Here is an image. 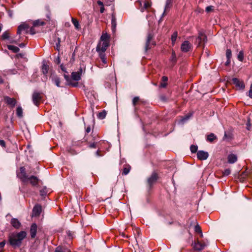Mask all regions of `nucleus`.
<instances>
[{"label":"nucleus","mask_w":252,"mask_h":252,"mask_svg":"<svg viewBox=\"0 0 252 252\" xmlns=\"http://www.w3.org/2000/svg\"><path fill=\"white\" fill-rule=\"evenodd\" d=\"M71 21H72V22L75 28L76 29H78L79 28V24L78 21L76 19H75L73 18H72Z\"/></svg>","instance_id":"nucleus-36"},{"label":"nucleus","mask_w":252,"mask_h":252,"mask_svg":"<svg viewBox=\"0 0 252 252\" xmlns=\"http://www.w3.org/2000/svg\"><path fill=\"white\" fill-rule=\"evenodd\" d=\"M49 70V66L48 65L45 63V62H43L42 65V73L46 75L48 72Z\"/></svg>","instance_id":"nucleus-25"},{"label":"nucleus","mask_w":252,"mask_h":252,"mask_svg":"<svg viewBox=\"0 0 252 252\" xmlns=\"http://www.w3.org/2000/svg\"><path fill=\"white\" fill-rule=\"evenodd\" d=\"M96 144L94 142V143L90 144L89 147L90 148H96Z\"/></svg>","instance_id":"nucleus-54"},{"label":"nucleus","mask_w":252,"mask_h":252,"mask_svg":"<svg viewBox=\"0 0 252 252\" xmlns=\"http://www.w3.org/2000/svg\"><path fill=\"white\" fill-rule=\"evenodd\" d=\"M34 27H32L30 29H29V33H31V34H34L36 33V32L34 29Z\"/></svg>","instance_id":"nucleus-51"},{"label":"nucleus","mask_w":252,"mask_h":252,"mask_svg":"<svg viewBox=\"0 0 252 252\" xmlns=\"http://www.w3.org/2000/svg\"><path fill=\"white\" fill-rule=\"evenodd\" d=\"M40 195L41 196H45L47 193V189L46 187L43 188L40 190Z\"/></svg>","instance_id":"nucleus-39"},{"label":"nucleus","mask_w":252,"mask_h":252,"mask_svg":"<svg viewBox=\"0 0 252 252\" xmlns=\"http://www.w3.org/2000/svg\"><path fill=\"white\" fill-rule=\"evenodd\" d=\"M60 42H61V39H60V38H58V43H56L57 49L58 50H59V48L60 47Z\"/></svg>","instance_id":"nucleus-57"},{"label":"nucleus","mask_w":252,"mask_h":252,"mask_svg":"<svg viewBox=\"0 0 252 252\" xmlns=\"http://www.w3.org/2000/svg\"><path fill=\"white\" fill-rule=\"evenodd\" d=\"M16 115L19 118L23 117V109L21 106H18L16 109Z\"/></svg>","instance_id":"nucleus-29"},{"label":"nucleus","mask_w":252,"mask_h":252,"mask_svg":"<svg viewBox=\"0 0 252 252\" xmlns=\"http://www.w3.org/2000/svg\"><path fill=\"white\" fill-rule=\"evenodd\" d=\"M9 242L10 245L14 247H19L21 245L22 243L14 235L9 237Z\"/></svg>","instance_id":"nucleus-9"},{"label":"nucleus","mask_w":252,"mask_h":252,"mask_svg":"<svg viewBox=\"0 0 252 252\" xmlns=\"http://www.w3.org/2000/svg\"><path fill=\"white\" fill-rule=\"evenodd\" d=\"M14 235L22 242V241L26 237L27 233L25 231H22Z\"/></svg>","instance_id":"nucleus-19"},{"label":"nucleus","mask_w":252,"mask_h":252,"mask_svg":"<svg viewBox=\"0 0 252 252\" xmlns=\"http://www.w3.org/2000/svg\"><path fill=\"white\" fill-rule=\"evenodd\" d=\"M25 56V54L23 53H19L16 55V57L17 58H23Z\"/></svg>","instance_id":"nucleus-55"},{"label":"nucleus","mask_w":252,"mask_h":252,"mask_svg":"<svg viewBox=\"0 0 252 252\" xmlns=\"http://www.w3.org/2000/svg\"><path fill=\"white\" fill-rule=\"evenodd\" d=\"M194 231H195L196 232L199 233L201 237H203V234H202V231H201V228H200V227L198 225V224H197V225H196L195 226V227H194Z\"/></svg>","instance_id":"nucleus-34"},{"label":"nucleus","mask_w":252,"mask_h":252,"mask_svg":"<svg viewBox=\"0 0 252 252\" xmlns=\"http://www.w3.org/2000/svg\"><path fill=\"white\" fill-rule=\"evenodd\" d=\"M97 52L99 53V57L101 59L105 57V51L99 50V51H97Z\"/></svg>","instance_id":"nucleus-48"},{"label":"nucleus","mask_w":252,"mask_h":252,"mask_svg":"<svg viewBox=\"0 0 252 252\" xmlns=\"http://www.w3.org/2000/svg\"><path fill=\"white\" fill-rule=\"evenodd\" d=\"M230 173H231V171L229 169H226L223 171V174L224 176H228L230 174Z\"/></svg>","instance_id":"nucleus-50"},{"label":"nucleus","mask_w":252,"mask_h":252,"mask_svg":"<svg viewBox=\"0 0 252 252\" xmlns=\"http://www.w3.org/2000/svg\"><path fill=\"white\" fill-rule=\"evenodd\" d=\"M190 117V115H187V116H185L184 118H183L181 120V122L182 123H185L186 121H187L189 119Z\"/></svg>","instance_id":"nucleus-46"},{"label":"nucleus","mask_w":252,"mask_h":252,"mask_svg":"<svg viewBox=\"0 0 252 252\" xmlns=\"http://www.w3.org/2000/svg\"><path fill=\"white\" fill-rule=\"evenodd\" d=\"M17 176L23 182H27L28 181V176L27 175L24 167H20V172L17 173Z\"/></svg>","instance_id":"nucleus-4"},{"label":"nucleus","mask_w":252,"mask_h":252,"mask_svg":"<svg viewBox=\"0 0 252 252\" xmlns=\"http://www.w3.org/2000/svg\"><path fill=\"white\" fill-rule=\"evenodd\" d=\"M198 147L196 145H192L190 147V149L192 153H195L197 151Z\"/></svg>","instance_id":"nucleus-40"},{"label":"nucleus","mask_w":252,"mask_h":252,"mask_svg":"<svg viewBox=\"0 0 252 252\" xmlns=\"http://www.w3.org/2000/svg\"><path fill=\"white\" fill-rule=\"evenodd\" d=\"M37 225L35 223H33L31 227L30 233L32 238H34L36 234Z\"/></svg>","instance_id":"nucleus-17"},{"label":"nucleus","mask_w":252,"mask_h":252,"mask_svg":"<svg viewBox=\"0 0 252 252\" xmlns=\"http://www.w3.org/2000/svg\"><path fill=\"white\" fill-rule=\"evenodd\" d=\"M154 36V34L152 32H148L145 46V51L146 52L156 45V42L153 40Z\"/></svg>","instance_id":"nucleus-1"},{"label":"nucleus","mask_w":252,"mask_h":252,"mask_svg":"<svg viewBox=\"0 0 252 252\" xmlns=\"http://www.w3.org/2000/svg\"><path fill=\"white\" fill-rule=\"evenodd\" d=\"M29 29L30 27L27 24H22L18 27L17 33L20 34L22 32H25L26 33H28Z\"/></svg>","instance_id":"nucleus-7"},{"label":"nucleus","mask_w":252,"mask_h":252,"mask_svg":"<svg viewBox=\"0 0 252 252\" xmlns=\"http://www.w3.org/2000/svg\"><path fill=\"white\" fill-rule=\"evenodd\" d=\"M217 139L216 136H215V134L213 133L210 134L209 135H208L207 136V140L210 142H212L215 139Z\"/></svg>","instance_id":"nucleus-31"},{"label":"nucleus","mask_w":252,"mask_h":252,"mask_svg":"<svg viewBox=\"0 0 252 252\" xmlns=\"http://www.w3.org/2000/svg\"><path fill=\"white\" fill-rule=\"evenodd\" d=\"M41 206L37 204L34 206L32 210V216L35 217L39 216L41 212Z\"/></svg>","instance_id":"nucleus-14"},{"label":"nucleus","mask_w":252,"mask_h":252,"mask_svg":"<svg viewBox=\"0 0 252 252\" xmlns=\"http://www.w3.org/2000/svg\"><path fill=\"white\" fill-rule=\"evenodd\" d=\"M55 252H71L70 250L65 247L59 246L56 248Z\"/></svg>","instance_id":"nucleus-23"},{"label":"nucleus","mask_w":252,"mask_h":252,"mask_svg":"<svg viewBox=\"0 0 252 252\" xmlns=\"http://www.w3.org/2000/svg\"><path fill=\"white\" fill-rule=\"evenodd\" d=\"M158 179V175L156 172H153L151 176L148 178L147 183L150 188H151L152 186L156 183Z\"/></svg>","instance_id":"nucleus-5"},{"label":"nucleus","mask_w":252,"mask_h":252,"mask_svg":"<svg viewBox=\"0 0 252 252\" xmlns=\"http://www.w3.org/2000/svg\"><path fill=\"white\" fill-rule=\"evenodd\" d=\"M112 31L113 33L116 32L117 27L116 17L115 13H113L111 16Z\"/></svg>","instance_id":"nucleus-15"},{"label":"nucleus","mask_w":252,"mask_h":252,"mask_svg":"<svg viewBox=\"0 0 252 252\" xmlns=\"http://www.w3.org/2000/svg\"><path fill=\"white\" fill-rule=\"evenodd\" d=\"M223 139V140H230L231 139V135L230 134H227V133L225 132Z\"/></svg>","instance_id":"nucleus-45"},{"label":"nucleus","mask_w":252,"mask_h":252,"mask_svg":"<svg viewBox=\"0 0 252 252\" xmlns=\"http://www.w3.org/2000/svg\"><path fill=\"white\" fill-rule=\"evenodd\" d=\"M86 131L87 133H89L91 131V127L90 126H88L86 129Z\"/></svg>","instance_id":"nucleus-61"},{"label":"nucleus","mask_w":252,"mask_h":252,"mask_svg":"<svg viewBox=\"0 0 252 252\" xmlns=\"http://www.w3.org/2000/svg\"><path fill=\"white\" fill-rule=\"evenodd\" d=\"M178 36V32H175L171 36V40L173 44L175 43L176 41L177 38Z\"/></svg>","instance_id":"nucleus-35"},{"label":"nucleus","mask_w":252,"mask_h":252,"mask_svg":"<svg viewBox=\"0 0 252 252\" xmlns=\"http://www.w3.org/2000/svg\"><path fill=\"white\" fill-rule=\"evenodd\" d=\"M4 100L7 104L9 105L12 108H13L16 104V100L14 98H11L6 96H4Z\"/></svg>","instance_id":"nucleus-10"},{"label":"nucleus","mask_w":252,"mask_h":252,"mask_svg":"<svg viewBox=\"0 0 252 252\" xmlns=\"http://www.w3.org/2000/svg\"><path fill=\"white\" fill-rule=\"evenodd\" d=\"M45 24V22L41 21L39 20H36L33 23V27H37L39 26H43Z\"/></svg>","instance_id":"nucleus-33"},{"label":"nucleus","mask_w":252,"mask_h":252,"mask_svg":"<svg viewBox=\"0 0 252 252\" xmlns=\"http://www.w3.org/2000/svg\"><path fill=\"white\" fill-rule=\"evenodd\" d=\"M19 47L21 48H23L25 46V44L24 43H21L19 45Z\"/></svg>","instance_id":"nucleus-64"},{"label":"nucleus","mask_w":252,"mask_h":252,"mask_svg":"<svg viewBox=\"0 0 252 252\" xmlns=\"http://www.w3.org/2000/svg\"><path fill=\"white\" fill-rule=\"evenodd\" d=\"M104 10H105V9H104V5H103V6H101V7H100V13H103V12H104Z\"/></svg>","instance_id":"nucleus-60"},{"label":"nucleus","mask_w":252,"mask_h":252,"mask_svg":"<svg viewBox=\"0 0 252 252\" xmlns=\"http://www.w3.org/2000/svg\"><path fill=\"white\" fill-rule=\"evenodd\" d=\"M207 41V37L205 34L203 32H199L198 36L196 38V42L198 45H201L202 43H204Z\"/></svg>","instance_id":"nucleus-8"},{"label":"nucleus","mask_w":252,"mask_h":252,"mask_svg":"<svg viewBox=\"0 0 252 252\" xmlns=\"http://www.w3.org/2000/svg\"><path fill=\"white\" fill-rule=\"evenodd\" d=\"M52 81L57 87H60V79L58 76H53L52 77Z\"/></svg>","instance_id":"nucleus-28"},{"label":"nucleus","mask_w":252,"mask_h":252,"mask_svg":"<svg viewBox=\"0 0 252 252\" xmlns=\"http://www.w3.org/2000/svg\"><path fill=\"white\" fill-rule=\"evenodd\" d=\"M244 59V53L242 51H241L239 52L238 55V59L242 62L243 60Z\"/></svg>","instance_id":"nucleus-41"},{"label":"nucleus","mask_w":252,"mask_h":252,"mask_svg":"<svg viewBox=\"0 0 252 252\" xmlns=\"http://www.w3.org/2000/svg\"><path fill=\"white\" fill-rule=\"evenodd\" d=\"M248 96L250 98H252V84L251 85L250 89V90L249 91Z\"/></svg>","instance_id":"nucleus-53"},{"label":"nucleus","mask_w":252,"mask_h":252,"mask_svg":"<svg viewBox=\"0 0 252 252\" xmlns=\"http://www.w3.org/2000/svg\"><path fill=\"white\" fill-rule=\"evenodd\" d=\"M237 160V157L236 155L234 154H230L228 156V162L229 163H234Z\"/></svg>","instance_id":"nucleus-22"},{"label":"nucleus","mask_w":252,"mask_h":252,"mask_svg":"<svg viewBox=\"0 0 252 252\" xmlns=\"http://www.w3.org/2000/svg\"><path fill=\"white\" fill-rule=\"evenodd\" d=\"M9 34L8 32L7 31L4 32L1 35V38L3 39H7L9 38Z\"/></svg>","instance_id":"nucleus-38"},{"label":"nucleus","mask_w":252,"mask_h":252,"mask_svg":"<svg viewBox=\"0 0 252 252\" xmlns=\"http://www.w3.org/2000/svg\"><path fill=\"white\" fill-rule=\"evenodd\" d=\"M0 145L2 147H5V143L4 140H0Z\"/></svg>","instance_id":"nucleus-56"},{"label":"nucleus","mask_w":252,"mask_h":252,"mask_svg":"<svg viewBox=\"0 0 252 252\" xmlns=\"http://www.w3.org/2000/svg\"><path fill=\"white\" fill-rule=\"evenodd\" d=\"M232 83L240 89H244L245 88V85L242 81H241L238 78H234L232 80Z\"/></svg>","instance_id":"nucleus-11"},{"label":"nucleus","mask_w":252,"mask_h":252,"mask_svg":"<svg viewBox=\"0 0 252 252\" xmlns=\"http://www.w3.org/2000/svg\"><path fill=\"white\" fill-rule=\"evenodd\" d=\"M213 9H214V6H209L206 7L205 10L207 12H209L212 11L213 10Z\"/></svg>","instance_id":"nucleus-52"},{"label":"nucleus","mask_w":252,"mask_h":252,"mask_svg":"<svg viewBox=\"0 0 252 252\" xmlns=\"http://www.w3.org/2000/svg\"><path fill=\"white\" fill-rule=\"evenodd\" d=\"M190 117V115H187V116H185L184 118H183L181 120V122L182 123H185L186 121H187L189 119Z\"/></svg>","instance_id":"nucleus-47"},{"label":"nucleus","mask_w":252,"mask_h":252,"mask_svg":"<svg viewBox=\"0 0 252 252\" xmlns=\"http://www.w3.org/2000/svg\"><path fill=\"white\" fill-rule=\"evenodd\" d=\"M191 245L195 251H201L208 245V243L205 242H201L197 240L196 241L192 243Z\"/></svg>","instance_id":"nucleus-2"},{"label":"nucleus","mask_w":252,"mask_h":252,"mask_svg":"<svg viewBox=\"0 0 252 252\" xmlns=\"http://www.w3.org/2000/svg\"><path fill=\"white\" fill-rule=\"evenodd\" d=\"M71 78L74 81H79L81 79L80 73L73 72L71 73Z\"/></svg>","instance_id":"nucleus-24"},{"label":"nucleus","mask_w":252,"mask_h":252,"mask_svg":"<svg viewBox=\"0 0 252 252\" xmlns=\"http://www.w3.org/2000/svg\"><path fill=\"white\" fill-rule=\"evenodd\" d=\"M97 4L100 5V6H102L104 5L103 3L101 1H98Z\"/></svg>","instance_id":"nucleus-62"},{"label":"nucleus","mask_w":252,"mask_h":252,"mask_svg":"<svg viewBox=\"0 0 252 252\" xmlns=\"http://www.w3.org/2000/svg\"><path fill=\"white\" fill-rule=\"evenodd\" d=\"M130 171V167L129 166H127L124 168L123 171V175H127Z\"/></svg>","instance_id":"nucleus-37"},{"label":"nucleus","mask_w":252,"mask_h":252,"mask_svg":"<svg viewBox=\"0 0 252 252\" xmlns=\"http://www.w3.org/2000/svg\"><path fill=\"white\" fill-rule=\"evenodd\" d=\"M101 41H109V36L107 33H103L100 37Z\"/></svg>","instance_id":"nucleus-30"},{"label":"nucleus","mask_w":252,"mask_h":252,"mask_svg":"<svg viewBox=\"0 0 252 252\" xmlns=\"http://www.w3.org/2000/svg\"><path fill=\"white\" fill-rule=\"evenodd\" d=\"M109 45V41H100L96 47V51L101 50L106 51L107 47Z\"/></svg>","instance_id":"nucleus-6"},{"label":"nucleus","mask_w":252,"mask_h":252,"mask_svg":"<svg viewBox=\"0 0 252 252\" xmlns=\"http://www.w3.org/2000/svg\"><path fill=\"white\" fill-rule=\"evenodd\" d=\"M42 99V94L40 93L35 92L32 95V100L33 104L38 106Z\"/></svg>","instance_id":"nucleus-3"},{"label":"nucleus","mask_w":252,"mask_h":252,"mask_svg":"<svg viewBox=\"0 0 252 252\" xmlns=\"http://www.w3.org/2000/svg\"><path fill=\"white\" fill-rule=\"evenodd\" d=\"M208 156V153L203 151H199L197 153V157L199 159L201 160L206 159Z\"/></svg>","instance_id":"nucleus-12"},{"label":"nucleus","mask_w":252,"mask_h":252,"mask_svg":"<svg viewBox=\"0 0 252 252\" xmlns=\"http://www.w3.org/2000/svg\"><path fill=\"white\" fill-rule=\"evenodd\" d=\"M151 6V3L148 1H145L144 3V7L142 8L141 10L142 11H144V9H146Z\"/></svg>","instance_id":"nucleus-43"},{"label":"nucleus","mask_w":252,"mask_h":252,"mask_svg":"<svg viewBox=\"0 0 252 252\" xmlns=\"http://www.w3.org/2000/svg\"><path fill=\"white\" fill-rule=\"evenodd\" d=\"M139 101V97L138 96L134 97L132 99V104L134 106L136 105V103Z\"/></svg>","instance_id":"nucleus-44"},{"label":"nucleus","mask_w":252,"mask_h":252,"mask_svg":"<svg viewBox=\"0 0 252 252\" xmlns=\"http://www.w3.org/2000/svg\"><path fill=\"white\" fill-rule=\"evenodd\" d=\"M28 181H29L33 186H36L38 185L39 180L36 176H31L29 177H28Z\"/></svg>","instance_id":"nucleus-16"},{"label":"nucleus","mask_w":252,"mask_h":252,"mask_svg":"<svg viewBox=\"0 0 252 252\" xmlns=\"http://www.w3.org/2000/svg\"><path fill=\"white\" fill-rule=\"evenodd\" d=\"M231 51L230 49H227L226 51V56L228 59V60H229L231 57Z\"/></svg>","instance_id":"nucleus-42"},{"label":"nucleus","mask_w":252,"mask_h":252,"mask_svg":"<svg viewBox=\"0 0 252 252\" xmlns=\"http://www.w3.org/2000/svg\"><path fill=\"white\" fill-rule=\"evenodd\" d=\"M101 61L105 64H106L107 63L106 57L101 59Z\"/></svg>","instance_id":"nucleus-63"},{"label":"nucleus","mask_w":252,"mask_h":252,"mask_svg":"<svg viewBox=\"0 0 252 252\" xmlns=\"http://www.w3.org/2000/svg\"><path fill=\"white\" fill-rule=\"evenodd\" d=\"M191 47V45L188 41H185L181 45V50L184 52L189 51Z\"/></svg>","instance_id":"nucleus-13"},{"label":"nucleus","mask_w":252,"mask_h":252,"mask_svg":"<svg viewBox=\"0 0 252 252\" xmlns=\"http://www.w3.org/2000/svg\"><path fill=\"white\" fill-rule=\"evenodd\" d=\"M168 81V77L166 76H163L162 77V82L160 83L159 87L160 88H165L167 86V81Z\"/></svg>","instance_id":"nucleus-26"},{"label":"nucleus","mask_w":252,"mask_h":252,"mask_svg":"<svg viewBox=\"0 0 252 252\" xmlns=\"http://www.w3.org/2000/svg\"><path fill=\"white\" fill-rule=\"evenodd\" d=\"M61 62V60H60V58L58 57L55 60V63H57V64H59Z\"/></svg>","instance_id":"nucleus-59"},{"label":"nucleus","mask_w":252,"mask_h":252,"mask_svg":"<svg viewBox=\"0 0 252 252\" xmlns=\"http://www.w3.org/2000/svg\"><path fill=\"white\" fill-rule=\"evenodd\" d=\"M173 0H166V4L164 8V11L163 13L162 14V15L165 14V13L169 11L170 8L172 7Z\"/></svg>","instance_id":"nucleus-18"},{"label":"nucleus","mask_w":252,"mask_h":252,"mask_svg":"<svg viewBox=\"0 0 252 252\" xmlns=\"http://www.w3.org/2000/svg\"><path fill=\"white\" fill-rule=\"evenodd\" d=\"M7 48L14 53H18L20 50L18 47L12 45H8Z\"/></svg>","instance_id":"nucleus-27"},{"label":"nucleus","mask_w":252,"mask_h":252,"mask_svg":"<svg viewBox=\"0 0 252 252\" xmlns=\"http://www.w3.org/2000/svg\"><path fill=\"white\" fill-rule=\"evenodd\" d=\"M106 115V112L105 110H103L102 111L99 112L97 115V117L98 119L100 120L104 119Z\"/></svg>","instance_id":"nucleus-32"},{"label":"nucleus","mask_w":252,"mask_h":252,"mask_svg":"<svg viewBox=\"0 0 252 252\" xmlns=\"http://www.w3.org/2000/svg\"><path fill=\"white\" fill-rule=\"evenodd\" d=\"M10 223L12 226L15 228H19L21 225V223L17 219L15 218H12L11 220Z\"/></svg>","instance_id":"nucleus-20"},{"label":"nucleus","mask_w":252,"mask_h":252,"mask_svg":"<svg viewBox=\"0 0 252 252\" xmlns=\"http://www.w3.org/2000/svg\"><path fill=\"white\" fill-rule=\"evenodd\" d=\"M64 77L66 81H67V84L68 85L71 86L72 87H77L78 86V82H72L71 80L70 79L68 75L64 74Z\"/></svg>","instance_id":"nucleus-21"},{"label":"nucleus","mask_w":252,"mask_h":252,"mask_svg":"<svg viewBox=\"0 0 252 252\" xmlns=\"http://www.w3.org/2000/svg\"><path fill=\"white\" fill-rule=\"evenodd\" d=\"M5 244V243L4 241H2L0 243V248H2L4 247V245Z\"/></svg>","instance_id":"nucleus-58"},{"label":"nucleus","mask_w":252,"mask_h":252,"mask_svg":"<svg viewBox=\"0 0 252 252\" xmlns=\"http://www.w3.org/2000/svg\"><path fill=\"white\" fill-rule=\"evenodd\" d=\"M67 235L68 236V237L70 238V239H73V238L74 237V233L70 231H67Z\"/></svg>","instance_id":"nucleus-49"}]
</instances>
